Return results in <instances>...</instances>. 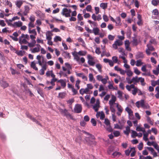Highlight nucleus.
Instances as JSON below:
<instances>
[{"label": "nucleus", "mask_w": 159, "mask_h": 159, "mask_svg": "<svg viewBox=\"0 0 159 159\" xmlns=\"http://www.w3.org/2000/svg\"><path fill=\"white\" fill-rule=\"evenodd\" d=\"M132 83H133V84H136L137 83L140 82L141 85L143 86H144L146 84V83L144 82V79L142 77L138 78L137 76L133 77L131 79Z\"/></svg>", "instance_id": "obj_1"}, {"label": "nucleus", "mask_w": 159, "mask_h": 159, "mask_svg": "<svg viewBox=\"0 0 159 159\" xmlns=\"http://www.w3.org/2000/svg\"><path fill=\"white\" fill-rule=\"evenodd\" d=\"M135 105L138 108L140 107L144 109H148L150 108L149 105L147 103H145L144 100H141L140 101L137 102L135 103Z\"/></svg>", "instance_id": "obj_2"}, {"label": "nucleus", "mask_w": 159, "mask_h": 159, "mask_svg": "<svg viewBox=\"0 0 159 159\" xmlns=\"http://www.w3.org/2000/svg\"><path fill=\"white\" fill-rule=\"evenodd\" d=\"M71 11L70 9H68L65 8L63 9L61 12V14L66 17H70V13Z\"/></svg>", "instance_id": "obj_3"}, {"label": "nucleus", "mask_w": 159, "mask_h": 159, "mask_svg": "<svg viewBox=\"0 0 159 159\" xmlns=\"http://www.w3.org/2000/svg\"><path fill=\"white\" fill-rule=\"evenodd\" d=\"M104 123L107 126L106 129L109 132H111L112 131V129L110 125L109 120L107 118L105 119Z\"/></svg>", "instance_id": "obj_4"}, {"label": "nucleus", "mask_w": 159, "mask_h": 159, "mask_svg": "<svg viewBox=\"0 0 159 159\" xmlns=\"http://www.w3.org/2000/svg\"><path fill=\"white\" fill-rule=\"evenodd\" d=\"M123 43L122 41L119 39H117L115 41L114 43L112 44V47L115 49H116L118 48V46H121L123 44Z\"/></svg>", "instance_id": "obj_5"}, {"label": "nucleus", "mask_w": 159, "mask_h": 159, "mask_svg": "<svg viewBox=\"0 0 159 159\" xmlns=\"http://www.w3.org/2000/svg\"><path fill=\"white\" fill-rule=\"evenodd\" d=\"M36 47H34L33 48H31L30 51L32 53H35L39 52L40 51L41 46L39 44H36Z\"/></svg>", "instance_id": "obj_6"}, {"label": "nucleus", "mask_w": 159, "mask_h": 159, "mask_svg": "<svg viewBox=\"0 0 159 159\" xmlns=\"http://www.w3.org/2000/svg\"><path fill=\"white\" fill-rule=\"evenodd\" d=\"M60 111L64 116H66L67 118L71 117V115L68 112L67 110L65 109H60Z\"/></svg>", "instance_id": "obj_7"}, {"label": "nucleus", "mask_w": 159, "mask_h": 159, "mask_svg": "<svg viewBox=\"0 0 159 159\" xmlns=\"http://www.w3.org/2000/svg\"><path fill=\"white\" fill-rule=\"evenodd\" d=\"M74 112L77 113L81 112L82 110L81 105L79 104L76 105L74 107Z\"/></svg>", "instance_id": "obj_8"}, {"label": "nucleus", "mask_w": 159, "mask_h": 159, "mask_svg": "<svg viewBox=\"0 0 159 159\" xmlns=\"http://www.w3.org/2000/svg\"><path fill=\"white\" fill-rule=\"evenodd\" d=\"M36 59L38 60V63L40 66H42L43 62V57L42 56L38 55L36 57Z\"/></svg>", "instance_id": "obj_9"}, {"label": "nucleus", "mask_w": 159, "mask_h": 159, "mask_svg": "<svg viewBox=\"0 0 159 159\" xmlns=\"http://www.w3.org/2000/svg\"><path fill=\"white\" fill-rule=\"evenodd\" d=\"M100 107V101L98 99L97 100L96 103L93 106V109L96 112H98Z\"/></svg>", "instance_id": "obj_10"}, {"label": "nucleus", "mask_w": 159, "mask_h": 159, "mask_svg": "<svg viewBox=\"0 0 159 159\" xmlns=\"http://www.w3.org/2000/svg\"><path fill=\"white\" fill-rule=\"evenodd\" d=\"M96 116L97 118L100 117V119L101 120H103L105 117L104 113L102 111L101 112H98L96 114Z\"/></svg>", "instance_id": "obj_11"}, {"label": "nucleus", "mask_w": 159, "mask_h": 159, "mask_svg": "<svg viewBox=\"0 0 159 159\" xmlns=\"http://www.w3.org/2000/svg\"><path fill=\"white\" fill-rule=\"evenodd\" d=\"M116 100V97L114 95H112L111 96V99L109 101V105L111 106V107L113 105L116 104V105L117 103H115Z\"/></svg>", "instance_id": "obj_12"}, {"label": "nucleus", "mask_w": 159, "mask_h": 159, "mask_svg": "<svg viewBox=\"0 0 159 159\" xmlns=\"http://www.w3.org/2000/svg\"><path fill=\"white\" fill-rule=\"evenodd\" d=\"M130 43L129 40H126L125 41V48L128 51H130L131 49L129 47Z\"/></svg>", "instance_id": "obj_13"}, {"label": "nucleus", "mask_w": 159, "mask_h": 159, "mask_svg": "<svg viewBox=\"0 0 159 159\" xmlns=\"http://www.w3.org/2000/svg\"><path fill=\"white\" fill-rule=\"evenodd\" d=\"M19 42L20 44L23 43L27 44V43H28V42L25 38H24V37H21V35L19 37Z\"/></svg>", "instance_id": "obj_14"}, {"label": "nucleus", "mask_w": 159, "mask_h": 159, "mask_svg": "<svg viewBox=\"0 0 159 159\" xmlns=\"http://www.w3.org/2000/svg\"><path fill=\"white\" fill-rule=\"evenodd\" d=\"M72 55L74 57V59L76 60L77 61H79L80 58L78 55V54L76 52H73L72 53Z\"/></svg>", "instance_id": "obj_15"}, {"label": "nucleus", "mask_w": 159, "mask_h": 159, "mask_svg": "<svg viewBox=\"0 0 159 159\" xmlns=\"http://www.w3.org/2000/svg\"><path fill=\"white\" fill-rule=\"evenodd\" d=\"M42 66L41 69L39 70V74L41 75H43L44 74L45 71L47 69L46 64H45Z\"/></svg>", "instance_id": "obj_16"}, {"label": "nucleus", "mask_w": 159, "mask_h": 159, "mask_svg": "<svg viewBox=\"0 0 159 159\" xmlns=\"http://www.w3.org/2000/svg\"><path fill=\"white\" fill-rule=\"evenodd\" d=\"M144 57V54L143 52H138L135 55V58L137 59L143 58Z\"/></svg>", "instance_id": "obj_17"}, {"label": "nucleus", "mask_w": 159, "mask_h": 159, "mask_svg": "<svg viewBox=\"0 0 159 159\" xmlns=\"http://www.w3.org/2000/svg\"><path fill=\"white\" fill-rule=\"evenodd\" d=\"M22 23L20 21H18L14 22L12 25L15 28L20 27L22 26Z\"/></svg>", "instance_id": "obj_18"}, {"label": "nucleus", "mask_w": 159, "mask_h": 159, "mask_svg": "<svg viewBox=\"0 0 159 159\" xmlns=\"http://www.w3.org/2000/svg\"><path fill=\"white\" fill-rule=\"evenodd\" d=\"M137 18L138 19V21L137 22V24L139 26L142 25L143 24V22L141 15L138 14Z\"/></svg>", "instance_id": "obj_19"}, {"label": "nucleus", "mask_w": 159, "mask_h": 159, "mask_svg": "<svg viewBox=\"0 0 159 159\" xmlns=\"http://www.w3.org/2000/svg\"><path fill=\"white\" fill-rule=\"evenodd\" d=\"M24 11L23 12L24 16H27L29 13L30 9L29 7L27 6H25L24 7Z\"/></svg>", "instance_id": "obj_20"}, {"label": "nucleus", "mask_w": 159, "mask_h": 159, "mask_svg": "<svg viewBox=\"0 0 159 159\" xmlns=\"http://www.w3.org/2000/svg\"><path fill=\"white\" fill-rule=\"evenodd\" d=\"M26 115L27 117L30 119L33 122H35L36 124H38V125H40V124L39 123V122H38L37 120H36V119H34V118L33 117L30 115L28 114V113H26Z\"/></svg>", "instance_id": "obj_21"}, {"label": "nucleus", "mask_w": 159, "mask_h": 159, "mask_svg": "<svg viewBox=\"0 0 159 159\" xmlns=\"http://www.w3.org/2000/svg\"><path fill=\"white\" fill-rule=\"evenodd\" d=\"M46 39H52V34L50 31H48L46 32Z\"/></svg>", "instance_id": "obj_22"}, {"label": "nucleus", "mask_w": 159, "mask_h": 159, "mask_svg": "<svg viewBox=\"0 0 159 159\" xmlns=\"http://www.w3.org/2000/svg\"><path fill=\"white\" fill-rule=\"evenodd\" d=\"M89 90L88 88H86L85 89L82 88L80 90L79 92L82 95H83L84 93H87Z\"/></svg>", "instance_id": "obj_23"}, {"label": "nucleus", "mask_w": 159, "mask_h": 159, "mask_svg": "<svg viewBox=\"0 0 159 159\" xmlns=\"http://www.w3.org/2000/svg\"><path fill=\"white\" fill-rule=\"evenodd\" d=\"M92 32L94 33L95 35H99L100 33V30L97 27H95L93 28Z\"/></svg>", "instance_id": "obj_24"}, {"label": "nucleus", "mask_w": 159, "mask_h": 159, "mask_svg": "<svg viewBox=\"0 0 159 159\" xmlns=\"http://www.w3.org/2000/svg\"><path fill=\"white\" fill-rule=\"evenodd\" d=\"M24 2L21 0H17L15 2L16 5L18 8H20Z\"/></svg>", "instance_id": "obj_25"}, {"label": "nucleus", "mask_w": 159, "mask_h": 159, "mask_svg": "<svg viewBox=\"0 0 159 159\" xmlns=\"http://www.w3.org/2000/svg\"><path fill=\"white\" fill-rule=\"evenodd\" d=\"M115 22L116 23V26H120L121 25V19L120 17L119 16L116 17Z\"/></svg>", "instance_id": "obj_26"}, {"label": "nucleus", "mask_w": 159, "mask_h": 159, "mask_svg": "<svg viewBox=\"0 0 159 159\" xmlns=\"http://www.w3.org/2000/svg\"><path fill=\"white\" fill-rule=\"evenodd\" d=\"M1 85L4 88H5L8 86V84L6 81L2 80L0 81Z\"/></svg>", "instance_id": "obj_27"}, {"label": "nucleus", "mask_w": 159, "mask_h": 159, "mask_svg": "<svg viewBox=\"0 0 159 159\" xmlns=\"http://www.w3.org/2000/svg\"><path fill=\"white\" fill-rule=\"evenodd\" d=\"M89 81L91 82L94 83L95 82V79L93 76V75L92 73H90L89 75Z\"/></svg>", "instance_id": "obj_28"}, {"label": "nucleus", "mask_w": 159, "mask_h": 159, "mask_svg": "<svg viewBox=\"0 0 159 159\" xmlns=\"http://www.w3.org/2000/svg\"><path fill=\"white\" fill-rule=\"evenodd\" d=\"M125 110L128 113L129 116H132L133 115L132 111L128 107H127L125 108Z\"/></svg>", "instance_id": "obj_29"}, {"label": "nucleus", "mask_w": 159, "mask_h": 159, "mask_svg": "<svg viewBox=\"0 0 159 159\" xmlns=\"http://www.w3.org/2000/svg\"><path fill=\"white\" fill-rule=\"evenodd\" d=\"M88 21L90 24L91 27H95L97 26L98 24L97 23L94 21L89 20Z\"/></svg>", "instance_id": "obj_30"}, {"label": "nucleus", "mask_w": 159, "mask_h": 159, "mask_svg": "<svg viewBox=\"0 0 159 159\" xmlns=\"http://www.w3.org/2000/svg\"><path fill=\"white\" fill-rule=\"evenodd\" d=\"M136 62V66L138 67L141 66L144 64V63L142 61L141 59L137 60Z\"/></svg>", "instance_id": "obj_31"}, {"label": "nucleus", "mask_w": 159, "mask_h": 159, "mask_svg": "<svg viewBox=\"0 0 159 159\" xmlns=\"http://www.w3.org/2000/svg\"><path fill=\"white\" fill-rule=\"evenodd\" d=\"M31 67L35 70H38V68L36 66V63L34 61L31 62L30 64Z\"/></svg>", "instance_id": "obj_32"}, {"label": "nucleus", "mask_w": 159, "mask_h": 159, "mask_svg": "<svg viewBox=\"0 0 159 159\" xmlns=\"http://www.w3.org/2000/svg\"><path fill=\"white\" fill-rule=\"evenodd\" d=\"M78 41L81 43V45L84 47H85L86 44L83 39L79 37L77 39Z\"/></svg>", "instance_id": "obj_33"}, {"label": "nucleus", "mask_w": 159, "mask_h": 159, "mask_svg": "<svg viewBox=\"0 0 159 159\" xmlns=\"http://www.w3.org/2000/svg\"><path fill=\"white\" fill-rule=\"evenodd\" d=\"M36 43V41L35 40H34L33 41H31V43L28 42V43H27L28 46L31 48L35 46Z\"/></svg>", "instance_id": "obj_34"}, {"label": "nucleus", "mask_w": 159, "mask_h": 159, "mask_svg": "<svg viewBox=\"0 0 159 159\" xmlns=\"http://www.w3.org/2000/svg\"><path fill=\"white\" fill-rule=\"evenodd\" d=\"M133 89L132 90L131 93L134 95H135L138 91V89L137 87H135V85H134V88H133Z\"/></svg>", "instance_id": "obj_35"}, {"label": "nucleus", "mask_w": 159, "mask_h": 159, "mask_svg": "<svg viewBox=\"0 0 159 159\" xmlns=\"http://www.w3.org/2000/svg\"><path fill=\"white\" fill-rule=\"evenodd\" d=\"M63 55L66 58L70 59V53L67 52H64L63 53Z\"/></svg>", "instance_id": "obj_36"}, {"label": "nucleus", "mask_w": 159, "mask_h": 159, "mask_svg": "<svg viewBox=\"0 0 159 159\" xmlns=\"http://www.w3.org/2000/svg\"><path fill=\"white\" fill-rule=\"evenodd\" d=\"M134 84H131L130 85H127L125 87L128 91H130L131 90V89L134 88Z\"/></svg>", "instance_id": "obj_37"}, {"label": "nucleus", "mask_w": 159, "mask_h": 159, "mask_svg": "<svg viewBox=\"0 0 159 159\" xmlns=\"http://www.w3.org/2000/svg\"><path fill=\"white\" fill-rule=\"evenodd\" d=\"M130 131V128L129 126H127L126 127V129L124 131V133L127 135H129Z\"/></svg>", "instance_id": "obj_38"}, {"label": "nucleus", "mask_w": 159, "mask_h": 159, "mask_svg": "<svg viewBox=\"0 0 159 159\" xmlns=\"http://www.w3.org/2000/svg\"><path fill=\"white\" fill-rule=\"evenodd\" d=\"M95 66L96 68L98 69V71L100 72H102V65L98 63L96 64Z\"/></svg>", "instance_id": "obj_39"}, {"label": "nucleus", "mask_w": 159, "mask_h": 159, "mask_svg": "<svg viewBox=\"0 0 159 159\" xmlns=\"http://www.w3.org/2000/svg\"><path fill=\"white\" fill-rule=\"evenodd\" d=\"M80 56H85L87 54V52L85 51L80 50L77 52Z\"/></svg>", "instance_id": "obj_40"}, {"label": "nucleus", "mask_w": 159, "mask_h": 159, "mask_svg": "<svg viewBox=\"0 0 159 159\" xmlns=\"http://www.w3.org/2000/svg\"><path fill=\"white\" fill-rule=\"evenodd\" d=\"M147 49L150 50L151 51H154L155 49L154 47L150 44H148L147 45Z\"/></svg>", "instance_id": "obj_41"}, {"label": "nucleus", "mask_w": 159, "mask_h": 159, "mask_svg": "<svg viewBox=\"0 0 159 159\" xmlns=\"http://www.w3.org/2000/svg\"><path fill=\"white\" fill-rule=\"evenodd\" d=\"M100 6L103 9H105L107 7V4L106 3L102 2L100 4Z\"/></svg>", "instance_id": "obj_42"}, {"label": "nucleus", "mask_w": 159, "mask_h": 159, "mask_svg": "<svg viewBox=\"0 0 159 159\" xmlns=\"http://www.w3.org/2000/svg\"><path fill=\"white\" fill-rule=\"evenodd\" d=\"M58 82L61 83V86L64 87L66 86V83L63 80H60L58 81Z\"/></svg>", "instance_id": "obj_43"}, {"label": "nucleus", "mask_w": 159, "mask_h": 159, "mask_svg": "<svg viewBox=\"0 0 159 159\" xmlns=\"http://www.w3.org/2000/svg\"><path fill=\"white\" fill-rule=\"evenodd\" d=\"M117 94H118V98L120 99H122V94L123 93L122 92L118 90L117 91Z\"/></svg>", "instance_id": "obj_44"}, {"label": "nucleus", "mask_w": 159, "mask_h": 159, "mask_svg": "<svg viewBox=\"0 0 159 159\" xmlns=\"http://www.w3.org/2000/svg\"><path fill=\"white\" fill-rule=\"evenodd\" d=\"M131 137L133 138H135L137 136V133L135 131L132 130Z\"/></svg>", "instance_id": "obj_45"}, {"label": "nucleus", "mask_w": 159, "mask_h": 159, "mask_svg": "<svg viewBox=\"0 0 159 159\" xmlns=\"http://www.w3.org/2000/svg\"><path fill=\"white\" fill-rule=\"evenodd\" d=\"M139 159H152V158L149 156L145 157L142 155H140Z\"/></svg>", "instance_id": "obj_46"}, {"label": "nucleus", "mask_w": 159, "mask_h": 159, "mask_svg": "<svg viewBox=\"0 0 159 159\" xmlns=\"http://www.w3.org/2000/svg\"><path fill=\"white\" fill-rule=\"evenodd\" d=\"M88 63L89 65L93 66L94 65L95 62L93 61V60H88Z\"/></svg>", "instance_id": "obj_47"}, {"label": "nucleus", "mask_w": 159, "mask_h": 159, "mask_svg": "<svg viewBox=\"0 0 159 159\" xmlns=\"http://www.w3.org/2000/svg\"><path fill=\"white\" fill-rule=\"evenodd\" d=\"M108 79V77L107 76L105 78H102L101 81L103 84H105L107 83Z\"/></svg>", "instance_id": "obj_48"}, {"label": "nucleus", "mask_w": 159, "mask_h": 159, "mask_svg": "<svg viewBox=\"0 0 159 159\" xmlns=\"http://www.w3.org/2000/svg\"><path fill=\"white\" fill-rule=\"evenodd\" d=\"M127 75L129 76H131L132 75L133 73L129 69H128L126 70Z\"/></svg>", "instance_id": "obj_49"}, {"label": "nucleus", "mask_w": 159, "mask_h": 159, "mask_svg": "<svg viewBox=\"0 0 159 159\" xmlns=\"http://www.w3.org/2000/svg\"><path fill=\"white\" fill-rule=\"evenodd\" d=\"M29 32L30 34H33L35 36L37 35V33L35 29H33L32 30H31L30 28L29 30Z\"/></svg>", "instance_id": "obj_50"}, {"label": "nucleus", "mask_w": 159, "mask_h": 159, "mask_svg": "<svg viewBox=\"0 0 159 159\" xmlns=\"http://www.w3.org/2000/svg\"><path fill=\"white\" fill-rule=\"evenodd\" d=\"M134 73L137 75H139L141 72L138 69L137 67H134Z\"/></svg>", "instance_id": "obj_51"}, {"label": "nucleus", "mask_w": 159, "mask_h": 159, "mask_svg": "<svg viewBox=\"0 0 159 159\" xmlns=\"http://www.w3.org/2000/svg\"><path fill=\"white\" fill-rule=\"evenodd\" d=\"M131 150L132 152L130 154V156L131 157H133L134 156L136 152L135 148H131Z\"/></svg>", "instance_id": "obj_52"}, {"label": "nucleus", "mask_w": 159, "mask_h": 159, "mask_svg": "<svg viewBox=\"0 0 159 159\" xmlns=\"http://www.w3.org/2000/svg\"><path fill=\"white\" fill-rule=\"evenodd\" d=\"M61 38L59 36H56L54 39V41L55 42H57L58 41H61Z\"/></svg>", "instance_id": "obj_53"}, {"label": "nucleus", "mask_w": 159, "mask_h": 159, "mask_svg": "<svg viewBox=\"0 0 159 159\" xmlns=\"http://www.w3.org/2000/svg\"><path fill=\"white\" fill-rule=\"evenodd\" d=\"M116 107L117 108L118 111L122 112L123 109L121 106L119 105L118 103H116Z\"/></svg>", "instance_id": "obj_54"}, {"label": "nucleus", "mask_w": 159, "mask_h": 159, "mask_svg": "<svg viewBox=\"0 0 159 159\" xmlns=\"http://www.w3.org/2000/svg\"><path fill=\"white\" fill-rule=\"evenodd\" d=\"M121 153L120 152H115L112 153V155L114 157H115L116 156H119L121 155Z\"/></svg>", "instance_id": "obj_55"}, {"label": "nucleus", "mask_w": 159, "mask_h": 159, "mask_svg": "<svg viewBox=\"0 0 159 159\" xmlns=\"http://www.w3.org/2000/svg\"><path fill=\"white\" fill-rule=\"evenodd\" d=\"M109 84L108 86V88L109 89H115V88L113 87L112 84L110 82H109Z\"/></svg>", "instance_id": "obj_56"}, {"label": "nucleus", "mask_w": 159, "mask_h": 159, "mask_svg": "<svg viewBox=\"0 0 159 159\" xmlns=\"http://www.w3.org/2000/svg\"><path fill=\"white\" fill-rule=\"evenodd\" d=\"M147 118V121L151 125H153V121L151 120V118H150L148 116H146Z\"/></svg>", "instance_id": "obj_57"}, {"label": "nucleus", "mask_w": 159, "mask_h": 159, "mask_svg": "<svg viewBox=\"0 0 159 159\" xmlns=\"http://www.w3.org/2000/svg\"><path fill=\"white\" fill-rule=\"evenodd\" d=\"M148 134L147 133H144L143 134V139L145 141H147L148 140Z\"/></svg>", "instance_id": "obj_58"}, {"label": "nucleus", "mask_w": 159, "mask_h": 159, "mask_svg": "<svg viewBox=\"0 0 159 159\" xmlns=\"http://www.w3.org/2000/svg\"><path fill=\"white\" fill-rule=\"evenodd\" d=\"M66 94L65 93H59V96L61 98H63L65 97Z\"/></svg>", "instance_id": "obj_59"}, {"label": "nucleus", "mask_w": 159, "mask_h": 159, "mask_svg": "<svg viewBox=\"0 0 159 159\" xmlns=\"http://www.w3.org/2000/svg\"><path fill=\"white\" fill-rule=\"evenodd\" d=\"M146 68L147 66L145 64L141 68V70L143 72H145L147 71Z\"/></svg>", "instance_id": "obj_60"}, {"label": "nucleus", "mask_w": 159, "mask_h": 159, "mask_svg": "<svg viewBox=\"0 0 159 159\" xmlns=\"http://www.w3.org/2000/svg\"><path fill=\"white\" fill-rule=\"evenodd\" d=\"M132 43L134 45H137L138 44L137 39L135 37H133Z\"/></svg>", "instance_id": "obj_61"}, {"label": "nucleus", "mask_w": 159, "mask_h": 159, "mask_svg": "<svg viewBox=\"0 0 159 159\" xmlns=\"http://www.w3.org/2000/svg\"><path fill=\"white\" fill-rule=\"evenodd\" d=\"M158 0H152V4L154 6H156L158 5Z\"/></svg>", "instance_id": "obj_62"}, {"label": "nucleus", "mask_w": 159, "mask_h": 159, "mask_svg": "<svg viewBox=\"0 0 159 159\" xmlns=\"http://www.w3.org/2000/svg\"><path fill=\"white\" fill-rule=\"evenodd\" d=\"M113 134L115 137H118L120 135V132L118 131H115L113 132Z\"/></svg>", "instance_id": "obj_63"}, {"label": "nucleus", "mask_w": 159, "mask_h": 159, "mask_svg": "<svg viewBox=\"0 0 159 159\" xmlns=\"http://www.w3.org/2000/svg\"><path fill=\"white\" fill-rule=\"evenodd\" d=\"M153 147L157 151L158 153H159V146L158 145L157 143H155L153 145Z\"/></svg>", "instance_id": "obj_64"}]
</instances>
